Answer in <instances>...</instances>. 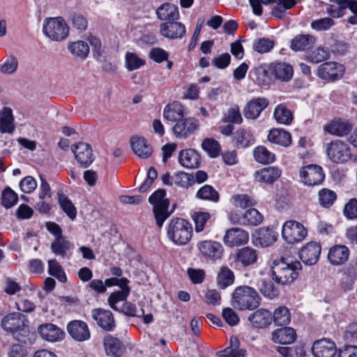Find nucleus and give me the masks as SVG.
Returning <instances> with one entry per match:
<instances>
[{
  "label": "nucleus",
  "instance_id": "nucleus-1",
  "mask_svg": "<svg viewBox=\"0 0 357 357\" xmlns=\"http://www.w3.org/2000/svg\"><path fill=\"white\" fill-rule=\"evenodd\" d=\"M301 268L298 261L288 262L284 258L274 260L271 265L272 279L282 285L291 283L298 278Z\"/></svg>",
  "mask_w": 357,
  "mask_h": 357
},
{
  "label": "nucleus",
  "instance_id": "nucleus-2",
  "mask_svg": "<svg viewBox=\"0 0 357 357\" xmlns=\"http://www.w3.org/2000/svg\"><path fill=\"white\" fill-rule=\"evenodd\" d=\"M259 297L252 287L242 286L237 287L233 293L231 305L240 310H252L259 305Z\"/></svg>",
  "mask_w": 357,
  "mask_h": 357
},
{
  "label": "nucleus",
  "instance_id": "nucleus-3",
  "mask_svg": "<svg viewBox=\"0 0 357 357\" xmlns=\"http://www.w3.org/2000/svg\"><path fill=\"white\" fill-rule=\"evenodd\" d=\"M192 228L191 225L183 218L172 219L167 227L168 238L175 244L185 245L191 239Z\"/></svg>",
  "mask_w": 357,
  "mask_h": 357
},
{
  "label": "nucleus",
  "instance_id": "nucleus-4",
  "mask_svg": "<svg viewBox=\"0 0 357 357\" xmlns=\"http://www.w3.org/2000/svg\"><path fill=\"white\" fill-rule=\"evenodd\" d=\"M43 32L52 41H62L69 34V27L61 17L46 18L43 22Z\"/></svg>",
  "mask_w": 357,
  "mask_h": 357
},
{
  "label": "nucleus",
  "instance_id": "nucleus-5",
  "mask_svg": "<svg viewBox=\"0 0 357 357\" xmlns=\"http://www.w3.org/2000/svg\"><path fill=\"white\" fill-rule=\"evenodd\" d=\"M166 192L163 189H159L153 192L149 198L151 204L153 205L154 217L158 227H161L164 222L171 215L168 211L169 202L165 198Z\"/></svg>",
  "mask_w": 357,
  "mask_h": 357
},
{
  "label": "nucleus",
  "instance_id": "nucleus-6",
  "mask_svg": "<svg viewBox=\"0 0 357 357\" xmlns=\"http://www.w3.org/2000/svg\"><path fill=\"white\" fill-rule=\"evenodd\" d=\"M25 316L20 312L10 313L1 321L2 328L13 334L15 338L20 341L19 335L26 336L29 332L26 325Z\"/></svg>",
  "mask_w": 357,
  "mask_h": 357
},
{
  "label": "nucleus",
  "instance_id": "nucleus-7",
  "mask_svg": "<svg viewBox=\"0 0 357 357\" xmlns=\"http://www.w3.org/2000/svg\"><path fill=\"white\" fill-rule=\"evenodd\" d=\"M326 151L328 158L335 163H344L351 158L349 146L339 139L333 140L327 144Z\"/></svg>",
  "mask_w": 357,
  "mask_h": 357
},
{
  "label": "nucleus",
  "instance_id": "nucleus-8",
  "mask_svg": "<svg viewBox=\"0 0 357 357\" xmlns=\"http://www.w3.org/2000/svg\"><path fill=\"white\" fill-rule=\"evenodd\" d=\"M307 229L304 226L295 220L287 221L282 229L283 238L289 243L301 242L307 236Z\"/></svg>",
  "mask_w": 357,
  "mask_h": 357
},
{
  "label": "nucleus",
  "instance_id": "nucleus-9",
  "mask_svg": "<svg viewBox=\"0 0 357 357\" xmlns=\"http://www.w3.org/2000/svg\"><path fill=\"white\" fill-rule=\"evenodd\" d=\"M300 176L303 183L309 186L321 184L324 179L322 168L316 165H308L300 171Z\"/></svg>",
  "mask_w": 357,
  "mask_h": 357
},
{
  "label": "nucleus",
  "instance_id": "nucleus-10",
  "mask_svg": "<svg viewBox=\"0 0 357 357\" xmlns=\"http://www.w3.org/2000/svg\"><path fill=\"white\" fill-rule=\"evenodd\" d=\"M199 128V122L192 117H184L177 121L172 127V132L176 137L187 139L193 134Z\"/></svg>",
  "mask_w": 357,
  "mask_h": 357
},
{
  "label": "nucleus",
  "instance_id": "nucleus-11",
  "mask_svg": "<svg viewBox=\"0 0 357 357\" xmlns=\"http://www.w3.org/2000/svg\"><path fill=\"white\" fill-rule=\"evenodd\" d=\"M344 72V67L336 62H326L321 64L317 69V75L322 79L336 80L341 78Z\"/></svg>",
  "mask_w": 357,
  "mask_h": 357
},
{
  "label": "nucleus",
  "instance_id": "nucleus-12",
  "mask_svg": "<svg viewBox=\"0 0 357 357\" xmlns=\"http://www.w3.org/2000/svg\"><path fill=\"white\" fill-rule=\"evenodd\" d=\"M197 247L202 256L206 259L218 260L222 256L223 248L218 242L205 240L199 242Z\"/></svg>",
  "mask_w": 357,
  "mask_h": 357
},
{
  "label": "nucleus",
  "instance_id": "nucleus-13",
  "mask_svg": "<svg viewBox=\"0 0 357 357\" xmlns=\"http://www.w3.org/2000/svg\"><path fill=\"white\" fill-rule=\"evenodd\" d=\"M160 34L168 39L182 38L186 32L185 26L181 22L175 21L165 22L160 26Z\"/></svg>",
  "mask_w": 357,
  "mask_h": 357
},
{
  "label": "nucleus",
  "instance_id": "nucleus-14",
  "mask_svg": "<svg viewBox=\"0 0 357 357\" xmlns=\"http://www.w3.org/2000/svg\"><path fill=\"white\" fill-rule=\"evenodd\" d=\"M77 162L83 167H89L93 161V150L87 143L79 142L72 147Z\"/></svg>",
  "mask_w": 357,
  "mask_h": 357
},
{
  "label": "nucleus",
  "instance_id": "nucleus-15",
  "mask_svg": "<svg viewBox=\"0 0 357 357\" xmlns=\"http://www.w3.org/2000/svg\"><path fill=\"white\" fill-rule=\"evenodd\" d=\"M321 250V248L319 243L310 242L300 250V259L306 265H314L319 258Z\"/></svg>",
  "mask_w": 357,
  "mask_h": 357
},
{
  "label": "nucleus",
  "instance_id": "nucleus-16",
  "mask_svg": "<svg viewBox=\"0 0 357 357\" xmlns=\"http://www.w3.org/2000/svg\"><path fill=\"white\" fill-rule=\"evenodd\" d=\"M249 234L245 230L234 227L226 231L223 238L225 244L229 247L239 246L248 243Z\"/></svg>",
  "mask_w": 357,
  "mask_h": 357
},
{
  "label": "nucleus",
  "instance_id": "nucleus-17",
  "mask_svg": "<svg viewBox=\"0 0 357 357\" xmlns=\"http://www.w3.org/2000/svg\"><path fill=\"white\" fill-rule=\"evenodd\" d=\"M269 102L265 98H257L248 102L243 109V114L248 119H257Z\"/></svg>",
  "mask_w": 357,
  "mask_h": 357
},
{
  "label": "nucleus",
  "instance_id": "nucleus-18",
  "mask_svg": "<svg viewBox=\"0 0 357 357\" xmlns=\"http://www.w3.org/2000/svg\"><path fill=\"white\" fill-rule=\"evenodd\" d=\"M258 259V253L256 250L244 247L238 249L234 255V262L236 266L247 267L255 264Z\"/></svg>",
  "mask_w": 357,
  "mask_h": 357
},
{
  "label": "nucleus",
  "instance_id": "nucleus-19",
  "mask_svg": "<svg viewBox=\"0 0 357 357\" xmlns=\"http://www.w3.org/2000/svg\"><path fill=\"white\" fill-rule=\"evenodd\" d=\"M93 319L97 324L105 331H112L115 327V321L111 311L103 309H95L91 312Z\"/></svg>",
  "mask_w": 357,
  "mask_h": 357
},
{
  "label": "nucleus",
  "instance_id": "nucleus-20",
  "mask_svg": "<svg viewBox=\"0 0 357 357\" xmlns=\"http://www.w3.org/2000/svg\"><path fill=\"white\" fill-rule=\"evenodd\" d=\"M312 351L314 357H333L337 352V348L333 342L321 339L314 342Z\"/></svg>",
  "mask_w": 357,
  "mask_h": 357
},
{
  "label": "nucleus",
  "instance_id": "nucleus-21",
  "mask_svg": "<svg viewBox=\"0 0 357 357\" xmlns=\"http://www.w3.org/2000/svg\"><path fill=\"white\" fill-rule=\"evenodd\" d=\"M70 335L75 340L82 342L89 339L90 332L87 324L79 320L70 321L67 326Z\"/></svg>",
  "mask_w": 357,
  "mask_h": 357
},
{
  "label": "nucleus",
  "instance_id": "nucleus-22",
  "mask_svg": "<svg viewBox=\"0 0 357 357\" xmlns=\"http://www.w3.org/2000/svg\"><path fill=\"white\" fill-rule=\"evenodd\" d=\"M40 336L48 342H57L63 338L64 333L57 326L53 324H45L38 328Z\"/></svg>",
  "mask_w": 357,
  "mask_h": 357
},
{
  "label": "nucleus",
  "instance_id": "nucleus-23",
  "mask_svg": "<svg viewBox=\"0 0 357 357\" xmlns=\"http://www.w3.org/2000/svg\"><path fill=\"white\" fill-rule=\"evenodd\" d=\"M130 145L134 153L143 159L149 158L153 152L152 147L146 139L142 137L133 136L130 139Z\"/></svg>",
  "mask_w": 357,
  "mask_h": 357
},
{
  "label": "nucleus",
  "instance_id": "nucleus-24",
  "mask_svg": "<svg viewBox=\"0 0 357 357\" xmlns=\"http://www.w3.org/2000/svg\"><path fill=\"white\" fill-rule=\"evenodd\" d=\"M296 331L291 327H284L274 330L271 340L273 342L282 344H289L296 339Z\"/></svg>",
  "mask_w": 357,
  "mask_h": 357
},
{
  "label": "nucleus",
  "instance_id": "nucleus-25",
  "mask_svg": "<svg viewBox=\"0 0 357 357\" xmlns=\"http://www.w3.org/2000/svg\"><path fill=\"white\" fill-rule=\"evenodd\" d=\"M200 156L199 153L192 149L183 150L179 153V163L185 168L195 169L200 165Z\"/></svg>",
  "mask_w": 357,
  "mask_h": 357
},
{
  "label": "nucleus",
  "instance_id": "nucleus-26",
  "mask_svg": "<svg viewBox=\"0 0 357 357\" xmlns=\"http://www.w3.org/2000/svg\"><path fill=\"white\" fill-rule=\"evenodd\" d=\"M281 176V170L276 167H264L257 171L255 178L259 183L271 184L278 180Z\"/></svg>",
  "mask_w": 357,
  "mask_h": 357
},
{
  "label": "nucleus",
  "instance_id": "nucleus-27",
  "mask_svg": "<svg viewBox=\"0 0 357 357\" xmlns=\"http://www.w3.org/2000/svg\"><path fill=\"white\" fill-rule=\"evenodd\" d=\"M104 348L107 356L121 357L125 351L121 341L113 336L107 335L103 340Z\"/></svg>",
  "mask_w": 357,
  "mask_h": 357
},
{
  "label": "nucleus",
  "instance_id": "nucleus-28",
  "mask_svg": "<svg viewBox=\"0 0 357 357\" xmlns=\"http://www.w3.org/2000/svg\"><path fill=\"white\" fill-rule=\"evenodd\" d=\"M157 17L161 21H175L180 17L177 6L170 3L162 4L156 10Z\"/></svg>",
  "mask_w": 357,
  "mask_h": 357
},
{
  "label": "nucleus",
  "instance_id": "nucleus-29",
  "mask_svg": "<svg viewBox=\"0 0 357 357\" xmlns=\"http://www.w3.org/2000/svg\"><path fill=\"white\" fill-rule=\"evenodd\" d=\"M315 42L314 36L310 34H300L291 40L290 47L295 52L305 51L311 49Z\"/></svg>",
  "mask_w": 357,
  "mask_h": 357
},
{
  "label": "nucleus",
  "instance_id": "nucleus-30",
  "mask_svg": "<svg viewBox=\"0 0 357 357\" xmlns=\"http://www.w3.org/2000/svg\"><path fill=\"white\" fill-rule=\"evenodd\" d=\"M248 320L255 328H266L271 323L272 314L267 310L259 309L250 314Z\"/></svg>",
  "mask_w": 357,
  "mask_h": 357
},
{
  "label": "nucleus",
  "instance_id": "nucleus-31",
  "mask_svg": "<svg viewBox=\"0 0 357 357\" xmlns=\"http://www.w3.org/2000/svg\"><path fill=\"white\" fill-rule=\"evenodd\" d=\"M163 116L167 121L176 123L185 117L183 105L176 101L166 105L163 111Z\"/></svg>",
  "mask_w": 357,
  "mask_h": 357
},
{
  "label": "nucleus",
  "instance_id": "nucleus-32",
  "mask_svg": "<svg viewBox=\"0 0 357 357\" xmlns=\"http://www.w3.org/2000/svg\"><path fill=\"white\" fill-rule=\"evenodd\" d=\"M15 128L13 111L10 108L5 107L0 111V132L3 134H12Z\"/></svg>",
  "mask_w": 357,
  "mask_h": 357
},
{
  "label": "nucleus",
  "instance_id": "nucleus-33",
  "mask_svg": "<svg viewBox=\"0 0 357 357\" xmlns=\"http://www.w3.org/2000/svg\"><path fill=\"white\" fill-rule=\"evenodd\" d=\"M349 254V250L346 246L335 245L330 249L328 259L333 265H340L347 261Z\"/></svg>",
  "mask_w": 357,
  "mask_h": 357
},
{
  "label": "nucleus",
  "instance_id": "nucleus-34",
  "mask_svg": "<svg viewBox=\"0 0 357 357\" xmlns=\"http://www.w3.org/2000/svg\"><path fill=\"white\" fill-rule=\"evenodd\" d=\"M268 139L271 143L284 147H288L291 144V134L282 129H272L268 135Z\"/></svg>",
  "mask_w": 357,
  "mask_h": 357
},
{
  "label": "nucleus",
  "instance_id": "nucleus-35",
  "mask_svg": "<svg viewBox=\"0 0 357 357\" xmlns=\"http://www.w3.org/2000/svg\"><path fill=\"white\" fill-rule=\"evenodd\" d=\"M270 70L275 78L282 81H289L294 73L292 66L285 63H272Z\"/></svg>",
  "mask_w": 357,
  "mask_h": 357
},
{
  "label": "nucleus",
  "instance_id": "nucleus-36",
  "mask_svg": "<svg viewBox=\"0 0 357 357\" xmlns=\"http://www.w3.org/2000/svg\"><path fill=\"white\" fill-rule=\"evenodd\" d=\"M351 125L347 121H332L324 127V130L332 135L344 136L351 130Z\"/></svg>",
  "mask_w": 357,
  "mask_h": 357
},
{
  "label": "nucleus",
  "instance_id": "nucleus-37",
  "mask_svg": "<svg viewBox=\"0 0 357 357\" xmlns=\"http://www.w3.org/2000/svg\"><path fill=\"white\" fill-rule=\"evenodd\" d=\"M68 50L74 57L79 59H86L89 53V46L83 40L70 43L68 45Z\"/></svg>",
  "mask_w": 357,
  "mask_h": 357
},
{
  "label": "nucleus",
  "instance_id": "nucleus-38",
  "mask_svg": "<svg viewBox=\"0 0 357 357\" xmlns=\"http://www.w3.org/2000/svg\"><path fill=\"white\" fill-rule=\"evenodd\" d=\"M129 293L130 289L127 285L121 287V290L112 293L108 298V303L109 306L114 310L119 311V307L117 306V304L120 302L124 301L128 296Z\"/></svg>",
  "mask_w": 357,
  "mask_h": 357
},
{
  "label": "nucleus",
  "instance_id": "nucleus-39",
  "mask_svg": "<svg viewBox=\"0 0 357 357\" xmlns=\"http://www.w3.org/2000/svg\"><path fill=\"white\" fill-rule=\"evenodd\" d=\"M18 68V59L13 54L4 57L0 65V72L3 75H12L17 72Z\"/></svg>",
  "mask_w": 357,
  "mask_h": 357
},
{
  "label": "nucleus",
  "instance_id": "nucleus-40",
  "mask_svg": "<svg viewBox=\"0 0 357 357\" xmlns=\"http://www.w3.org/2000/svg\"><path fill=\"white\" fill-rule=\"evenodd\" d=\"M274 117L278 123L289 125L293 120L291 112L284 105H278L274 111Z\"/></svg>",
  "mask_w": 357,
  "mask_h": 357
},
{
  "label": "nucleus",
  "instance_id": "nucleus-41",
  "mask_svg": "<svg viewBox=\"0 0 357 357\" xmlns=\"http://www.w3.org/2000/svg\"><path fill=\"white\" fill-rule=\"evenodd\" d=\"M57 196L61 208L71 220H74L77 215V210L74 204L63 192H59Z\"/></svg>",
  "mask_w": 357,
  "mask_h": 357
},
{
  "label": "nucleus",
  "instance_id": "nucleus-42",
  "mask_svg": "<svg viewBox=\"0 0 357 357\" xmlns=\"http://www.w3.org/2000/svg\"><path fill=\"white\" fill-rule=\"evenodd\" d=\"M253 154L255 160L261 164H270L275 161V155L263 146L256 147Z\"/></svg>",
  "mask_w": 357,
  "mask_h": 357
},
{
  "label": "nucleus",
  "instance_id": "nucleus-43",
  "mask_svg": "<svg viewBox=\"0 0 357 357\" xmlns=\"http://www.w3.org/2000/svg\"><path fill=\"white\" fill-rule=\"evenodd\" d=\"M234 140L236 146L246 148L254 143L255 139L250 132L240 129L235 132Z\"/></svg>",
  "mask_w": 357,
  "mask_h": 357
},
{
  "label": "nucleus",
  "instance_id": "nucleus-44",
  "mask_svg": "<svg viewBox=\"0 0 357 357\" xmlns=\"http://www.w3.org/2000/svg\"><path fill=\"white\" fill-rule=\"evenodd\" d=\"M72 246V243L63 236L56 238L51 245L52 251L56 255L64 257Z\"/></svg>",
  "mask_w": 357,
  "mask_h": 357
},
{
  "label": "nucleus",
  "instance_id": "nucleus-45",
  "mask_svg": "<svg viewBox=\"0 0 357 357\" xmlns=\"http://www.w3.org/2000/svg\"><path fill=\"white\" fill-rule=\"evenodd\" d=\"M272 319L278 326L287 325L291 321L290 312L287 307L280 306L275 310Z\"/></svg>",
  "mask_w": 357,
  "mask_h": 357
},
{
  "label": "nucleus",
  "instance_id": "nucleus-46",
  "mask_svg": "<svg viewBox=\"0 0 357 357\" xmlns=\"http://www.w3.org/2000/svg\"><path fill=\"white\" fill-rule=\"evenodd\" d=\"M125 60V66L129 71L137 70L146 63V61L135 52H127Z\"/></svg>",
  "mask_w": 357,
  "mask_h": 357
},
{
  "label": "nucleus",
  "instance_id": "nucleus-47",
  "mask_svg": "<svg viewBox=\"0 0 357 357\" xmlns=\"http://www.w3.org/2000/svg\"><path fill=\"white\" fill-rule=\"evenodd\" d=\"M197 197L200 199L208 200L217 202L219 200V193L211 185H205L202 187L196 195Z\"/></svg>",
  "mask_w": 357,
  "mask_h": 357
},
{
  "label": "nucleus",
  "instance_id": "nucleus-48",
  "mask_svg": "<svg viewBox=\"0 0 357 357\" xmlns=\"http://www.w3.org/2000/svg\"><path fill=\"white\" fill-rule=\"evenodd\" d=\"M263 220V215L255 208L247 210L243 215V225L256 226Z\"/></svg>",
  "mask_w": 357,
  "mask_h": 357
},
{
  "label": "nucleus",
  "instance_id": "nucleus-49",
  "mask_svg": "<svg viewBox=\"0 0 357 357\" xmlns=\"http://www.w3.org/2000/svg\"><path fill=\"white\" fill-rule=\"evenodd\" d=\"M234 280L233 272L227 267H222L218 275V284L221 289L231 285Z\"/></svg>",
  "mask_w": 357,
  "mask_h": 357
},
{
  "label": "nucleus",
  "instance_id": "nucleus-50",
  "mask_svg": "<svg viewBox=\"0 0 357 357\" xmlns=\"http://www.w3.org/2000/svg\"><path fill=\"white\" fill-rule=\"evenodd\" d=\"M174 185L181 188H188L194 183V177L192 174L185 172H177L172 176Z\"/></svg>",
  "mask_w": 357,
  "mask_h": 357
},
{
  "label": "nucleus",
  "instance_id": "nucleus-51",
  "mask_svg": "<svg viewBox=\"0 0 357 357\" xmlns=\"http://www.w3.org/2000/svg\"><path fill=\"white\" fill-rule=\"evenodd\" d=\"M336 197L335 192L329 189L324 188L319 192V202L324 208L331 206Z\"/></svg>",
  "mask_w": 357,
  "mask_h": 357
},
{
  "label": "nucleus",
  "instance_id": "nucleus-52",
  "mask_svg": "<svg viewBox=\"0 0 357 357\" xmlns=\"http://www.w3.org/2000/svg\"><path fill=\"white\" fill-rule=\"evenodd\" d=\"M223 121L225 122L240 124L243 121L239 107L237 105H232L225 113Z\"/></svg>",
  "mask_w": 357,
  "mask_h": 357
},
{
  "label": "nucleus",
  "instance_id": "nucleus-53",
  "mask_svg": "<svg viewBox=\"0 0 357 357\" xmlns=\"http://www.w3.org/2000/svg\"><path fill=\"white\" fill-rule=\"evenodd\" d=\"M48 268L49 273L51 275L55 277L61 282H66L67 278L66 273L56 259H50L48 261Z\"/></svg>",
  "mask_w": 357,
  "mask_h": 357
},
{
  "label": "nucleus",
  "instance_id": "nucleus-54",
  "mask_svg": "<svg viewBox=\"0 0 357 357\" xmlns=\"http://www.w3.org/2000/svg\"><path fill=\"white\" fill-rule=\"evenodd\" d=\"M202 147L211 158L218 157L220 151L219 143L213 139H205Z\"/></svg>",
  "mask_w": 357,
  "mask_h": 357
},
{
  "label": "nucleus",
  "instance_id": "nucleus-55",
  "mask_svg": "<svg viewBox=\"0 0 357 357\" xmlns=\"http://www.w3.org/2000/svg\"><path fill=\"white\" fill-rule=\"evenodd\" d=\"M258 240L262 247H268L274 243L277 240V238L272 230L261 229L259 232Z\"/></svg>",
  "mask_w": 357,
  "mask_h": 357
},
{
  "label": "nucleus",
  "instance_id": "nucleus-56",
  "mask_svg": "<svg viewBox=\"0 0 357 357\" xmlns=\"http://www.w3.org/2000/svg\"><path fill=\"white\" fill-rule=\"evenodd\" d=\"M274 45L275 43L273 40L262 38L254 42L253 48L256 52L264 54L270 52L274 47Z\"/></svg>",
  "mask_w": 357,
  "mask_h": 357
},
{
  "label": "nucleus",
  "instance_id": "nucleus-57",
  "mask_svg": "<svg viewBox=\"0 0 357 357\" xmlns=\"http://www.w3.org/2000/svg\"><path fill=\"white\" fill-rule=\"evenodd\" d=\"M17 195L10 188H6L3 191L1 203L5 208H11L17 203Z\"/></svg>",
  "mask_w": 357,
  "mask_h": 357
},
{
  "label": "nucleus",
  "instance_id": "nucleus-58",
  "mask_svg": "<svg viewBox=\"0 0 357 357\" xmlns=\"http://www.w3.org/2000/svg\"><path fill=\"white\" fill-rule=\"evenodd\" d=\"M211 215L207 212H198L192 215V220L195 222V230L196 232L202 231L205 224L210 218Z\"/></svg>",
  "mask_w": 357,
  "mask_h": 357
},
{
  "label": "nucleus",
  "instance_id": "nucleus-59",
  "mask_svg": "<svg viewBox=\"0 0 357 357\" xmlns=\"http://www.w3.org/2000/svg\"><path fill=\"white\" fill-rule=\"evenodd\" d=\"M329 56V53L327 50L322 47H318L307 56V60L310 62L317 63L327 60Z\"/></svg>",
  "mask_w": 357,
  "mask_h": 357
},
{
  "label": "nucleus",
  "instance_id": "nucleus-60",
  "mask_svg": "<svg viewBox=\"0 0 357 357\" xmlns=\"http://www.w3.org/2000/svg\"><path fill=\"white\" fill-rule=\"evenodd\" d=\"M260 291L264 296L271 299L275 298L279 294L278 289L270 280L263 282Z\"/></svg>",
  "mask_w": 357,
  "mask_h": 357
},
{
  "label": "nucleus",
  "instance_id": "nucleus-61",
  "mask_svg": "<svg viewBox=\"0 0 357 357\" xmlns=\"http://www.w3.org/2000/svg\"><path fill=\"white\" fill-rule=\"evenodd\" d=\"M335 24V22L330 17H324L314 20L311 23V26L317 31H327Z\"/></svg>",
  "mask_w": 357,
  "mask_h": 357
},
{
  "label": "nucleus",
  "instance_id": "nucleus-62",
  "mask_svg": "<svg viewBox=\"0 0 357 357\" xmlns=\"http://www.w3.org/2000/svg\"><path fill=\"white\" fill-rule=\"evenodd\" d=\"M149 55L151 59L158 63L167 61L169 57V53L160 47L152 48Z\"/></svg>",
  "mask_w": 357,
  "mask_h": 357
},
{
  "label": "nucleus",
  "instance_id": "nucleus-63",
  "mask_svg": "<svg viewBox=\"0 0 357 357\" xmlns=\"http://www.w3.org/2000/svg\"><path fill=\"white\" fill-rule=\"evenodd\" d=\"M234 206L245 208L253 205L252 199L247 195H236L231 198Z\"/></svg>",
  "mask_w": 357,
  "mask_h": 357
},
{
  "label": "nucleus",
  "instance_id": "nucleus-64",
  "mask_svg": "<svg viewBox=\"0 0 357 357\" xmlns=\"http://www.w3.org/2000/svg\"><path fill=\"white\" fill-rule=\"evenodd\" d=\"M344 214L348 219L357 218V199H351L345 205Z\"/></svg>",
  "mask_w": 357,
  "mask_h": 357
}]
</instances>
